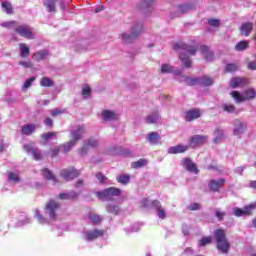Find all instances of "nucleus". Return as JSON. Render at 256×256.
Here are the masks:
<instances>
[{
  "label": "nucleus",
  "instance_id": "11",
  "mask_svg": "<svg viewBox=\"0 0 256 256\" xmlns=\"http://www.w3.org/2000/svg\"><path fill=\"white\" fill-rule=\"evenodd\" d=\"M103 235H105L104 230H84L82 233V238L84 239V241H95V239H99V237H103Z\"/></svg>",
  "mask_w": 256,
  "mask_h": 256
},
{
  "label": "nucleus",
  "instance_id": "10",
  "mask_svg": "<svg viewBox=\"0 0 256 256\" xmlns=\"http://www.w3.org/2000/svg\"><path fill=\"white\" fill-rule=\"evenodd\" d=\"M155 8V0H141L136 4V9L144 13V15H151Z\"/></svg>",
  "mask_w": 256,
  "mask_h": 256
},
{
  "label": "nucleus",
  "instance_id": "19",
  "mask_svg": "<svg viewBox=\"0 0 256 256\" xmlns=\"http://www.w3.org/2000/svg\"><path fill=\"white\" fill-rule=\"evenodd\" d=\"M182 165L189 171V173H195V175L199 173V169H197V165L193 163V161L189 158H184L182 160Z\"/></svg>",
  "mask_w": 256,
  "mask_h": 256
},
{
  "label": "nucleus",
  "instance_id": "1",
  "mask_svg": "<svg viewBox=\"0 0 256 256\" xmlns=\"http://www.w3.org/2000/svg\"><path fill=\"white\" fill-rule=\"evenodd\" d=\"M86 133V127L85 125H78L74 126L71 131L70 135L72 139L63 145L64 153H69L75 145H77V141H80V139H83V135Z\"/></svg>",
  "mask_w": 256,
  "mask_h": 256
},
{
  "label": "nucleus",
  "instance_id": "18",
  "mask_svg": "<svg viewBox=\"0 0 256 256\" xmlns=\"http://www.w3.org/2000/svg\"><path fill=\"white\" fill-rule=\"evenodd\" d=\"M152 205H153V207L156 211V215H157V217H159V219L167 218V211H165V208H163L160 201L154 200L152 202Z\"/></svg>",
  "mask_w": 256,
  "mask_h": 256
},
{
  "label": "nucleus",
  "instance_id": "9",
  "mask_svg": "<svg viewBox=\"0 0 256 256\" xmlns=\"http://www.w3.org/2000/svg\"><path fill=\"white\" fill-rule=\"evenodd\" d=\"M186 85H202L203 87H209L213 83V79L209 76H202L200 78L185 77Z\"/></svg>",
  "mask_w": 256,
  "mask_h": 256
},
{
  "label": "nucleus",
  "instance_id": "37",
  "mask_svg": "<svg viewBox=\"0 0 256 256\" xmlns=\"http://www.w3.org/2000/svg\"><path fill=\"white\" fill-rule=\"evenodd\" d=\"M106 210L108 213H112V215H119L121 213V208L117 204H108Z\"/></svg>",
  "mask_w": 256,
  "mask_h": 256
},
{
  "label": "nucleus",
  "instance_id": "3",
  "mask_svg": "<svg viewBox=\"0 0 256 256\" xmlns=\"http://www.w3.org/2000/svg\"><path fill=\"white\" fill-rule=\"evenodd\" d=\"M214 237L218 251L224 255H227V253H229V249L231 248V244L229 243V240H227L225 231L221 229L216 230L214 232Z\"/></svg>",
  "mask_w": 256,
  "mask_h": 256
},
{
  "label": "nucleus",
  "instance_id": "15",
  "mask_svg": "<svg viewBox=\"0 0 256 256\" xmlns=\"http://www.w3.org/2000/svg\"><path fill=\"white\" fill-rule=\"evenodd\" d=\"M23 149L24 151H26V153L33 156L36 161H40V159H43V154L41 153L40 150L35 148V144L33 143L25 144L23 146Z\"/></svg>",
  "mask_w": 256,
  "mask_h": 256
},
{
  "label": "nucleus",
  "instance_id": "4",
  "mask_svg": "<svg viewBox=\"0 0 256 256\" xmlns=\"http://www.w3.org/2000/svg\"><path fill=\"white\" fill-rule=\"evenodd\" d=\"M143 32V23L138 22L132 26L131 34L123 32L120 35L122 43H133L134 39H137L139 35Z\"/></svg>",
  "mask_w": 256,
  "mask_h": 256
},
{
  "label": "nucleus",
  "instance_id": "33",
  "mask_svg": "<svg viewBox=\"0 0 256 256\" xmlns=\"http://www.w3.org/2000/svg\"><path fill=\"white\" fill-rule=\"evenodd\" d=\"M34 217L38 221V223H40V225H47V223H49V220L44 217L41 211H39L38 209L35 210Z\"/></svg>",
  "mask_w": 256,
  "mask_h": 256
},
{
  "label": "nucleus",
  "instance_id": "43",
  "mask_svg": "<svg viewBox=\"0 0 256 256\" xmlns=\"http://www.w3.org/2000/svg\"><path fill=\"white\" fill-rule=\"evenodd\" d=\"M118 183H121L122 185H127L129 181H131V176L127 174H122L117 177Z\"/></svg>",
  "mask_w": 256,
  "mask_h": 256
},
{
  "label": "nucleus",
  "instance_id": "17",
  "mask_svg": "<svg viewBox=\"0 0 256 256\" xmlns=\"http://www.w3.org/2000/svg\"><path fill=\"white\" fill-rule=\"evenodd\" d=\"M80 172L75 168L64 169L60 172V176L65 179V181H71V179H75V177H79Z\"/></svg>",
  "mask_w": 256,
  "mask_h": 256
},
{
  "label": "nucleus",
  "instance_id": "23",
  "mask_svg": "<svg viewBox=\"0 0 256 256\" xmlns=\"http://www.w3.org/2000/svg\"><path fill=\"white\" fill-rule=\"evenodd\" d=\"M42 175L47 181H51L53 185H57V183H59V180H57L55 174H53V172L47 168L42 169Z\"/></svg>",
  "mask_w": 256,
  "mask_h": 256
},
{
  "label": "nucleus",
  "instance_id": "20",
  "mask_svg": "<svg viewBox=\"0 0 256 256\" xmlns=\"http://www.w3.org/2000/svg\"><path fill=\"white\" fill-rule=\"evenodd\" d=\"M203 113L199 109H193L185 112L184 119L185 121H195V119H199Z\"/></svg>",
  "mask_w": 256,
  "mask_h": 256
},
{
  "label": "nucleus",
  "instance_id": "8",
  "mask_svg": "<svg viewBox=\"0 0 256 256\" xmlns=\"http://www.w3.org/2000/svg\"><path fill=\"white\" fill-rule=\"evenodd\" d=\"M59 209H61V204L56 200H50L45 206V213L52 221H55Z\"/></svg>",
  "mask_w": 256,
  "mask_h": 256
},
{
  "label": "nucleus",
  "instance_id": "2",
  "mask_svg": "<svg viewBox=\"0 0 256 256\" xmlns=\"http://www.w3.org/2000/svg\"><path fill=\"white\" fill-rule=\"evenodd\" d=\"M195 53H197V48L195 46H187L184 44L180 47L179 59L182 62L183 67L186 69L191 68L193 61H191L189 55H195Z\"/></svg>",
  "mask_w": 256,
  "mask_h": 256
},
{
  "label": "nucleus",
  "instance_id": "29",
  "mask_svg": "<svg viewBox=\"0 0 256 256\" xmlns=\"http://www.w3.org/2000/svg\"><path fill=\"white\" fill-rule=\"evenodd\" d=\"M147 141L151 145H157L161 141V136L157 132H151L148 134Z\"/></svg>",
  "mask_w": 256,
  "mask_h": 256
},
{
  "label": "nucleus",
  "instance_id": "25",
  "mask_svg": "<svg viewBox=\"0 0 256 256\" xmlns=\"http://www.w3.org/2000/svg\"><path fill=\"white\" fill-rule=\"evenodd\" d=\"M223 185H225V179L219 178L218 180H211L209 183V188L211 191H219Z\"/></svg>",
  "mask_w": 256,
  "mask_h": 256
},
{
  "label": "nucleus",
  "instance_id": "64",
  "mask_svg": "<svg viewBox=\"0 0 256 256\" xmlns=\"http://www.w3.org/2000/svg\"><path fill=\"white\" fill-rule=\"evenodd\" d=\"M5 149H7V144L0 142V152L5 151Z\"/></svg>",
  "mask_w": 256,
  "mask_h": 256
},
{
  "label": "nucleus",
  "instance_id": "31",
  "mask_svg": "<svg viewBox=\"0 0 256 256\" xmlns=\"http://www.w3.org/2000/svg\"><path fill=\"white\" fill-rule=\"evenodd\" d=\"M161 73H174V75H181V72L179 70H175V68L169 64L162 65Z\"/></svg>",
  "mask_w": 256,
  "mask_h": 256
},
{
  "label": "nucleus",
  "instance_id": "35",
  "mask_svg": "<svg viewBox=\"0 0 256 256\" xmlns=\"http://www.w3.org/2000/svg\"><path fill=\"white\" fill-rule=\"evenodd\" d=\"M214 143H221L225 139V133L221 128H216L214 131Z\"/></svg>",
  "mask_w": 256,
  "mask_h": 256
},
{
  "label": "nucleus",
  "instance_id": "21",
  "mask_svg": "<svg viewBox=\"0 0 256 256\" xmlns=\"http://www.w3.org/2000/svg\"><path fill=\"white\" fill-rule=\"evenodd\" d=\"M188 150H189V146L188 145L178 144L176 146L170 147L168 149V153L170 155H177L179 153H185Z\"/></svg>",
  "mask_w": 256,
  "mask_h": 256
},
{
  "label": "nucleus",
  "instance_id": "58",
  "mask_svg": "<svg viewBox=\"0 0 256 256\" xmlns=\"http://www.w3.org/2000/svg\"><path fill=\"white\" fill-rule=\"evenodd\" d=\"M189 211H199L201 205L199 203H193L188 206Z\"/></svg>",
  "mask_w": 256,
  "mask_h": 256
},
{
  "label": "nucleus",
  "instance_id": "50",
  "mask_svg": "<svg viewBox=\"0 0 256 256\" xmlns=\"http://www.w3.org/2000/svg\"><path fill=\"white\" fill-rule=\"evenodd\" d=\"M75 197H77V193H75V192L61 193L59 195L60 199H75Z\"/></svg>",
  "mask_w": 256,
  "mask_h": 256
},
{
  "label": "nucleus",
  "instance_id": "38",
  "mask_svg": "<svg viewBox=\"0 0 256 256\" xmlns=\"http://www.w3.org/2000/svg\"><path fill=\"white\" fill-rule=\"evenodd\" d=\"M49 55V52H47L46 50H41L39 52H36L32 58L34 59V61H43V59H47V56Z\"/></svg>",
  "mask_w": 256,
  "mask_h": 256
},
{
  "label": "nucleus",
  "instance_id": "40",
  "mask_svg": "<svg viewBox=\"0 0 256 256\" xmlns=\"http://www.w3.org/2000/svg\"><path fill=\"white\" fill-rule=\"evenodd\" d=\"M236 51H247L249 49V41L243 40L235 45Z\"/></svg>",
  "mask_w": 256,
  "mask_h": 256
},
{
  "label": "nucleus",
  "instance_id": "49",
  "mask_svg": "<svg viewBox=\"0 0 256 256\" xmlns=\"http://www.w3.org/2000/svg\"><path fill=\"white\" fill-rule=\"evenodd\" d=\"M140 229H141V226L139 224H134L129 228H125V232L127 235H129V233H137V231H139Z\"/></svg>",
  "mask_w": 256,
  "mask_h": 256
},
{
  "label": "nucleus",
  "instance_id": "7",
  "mask_svg": "<svg viewBox=\"0 0 256 256\" xmlns=\"http://www.w3.org/2000/svg\"><path fill=\"white\" fill-rule=\"evenodd\" d=\"M232 133L234 137H241L247 131V122L243 119L236 118L232 121Z\"/></svg>",
  "mask_w": 256,
  "mask_h": 256
},
{
  "label": "nucleus",
  "instance_id": "55",
  "mask_svg": "<svg viewBox=\"0 0 256 256\" xmlns=\"http://www.w3.org/2000/svg\"><path fill=\"white\" fill-rule=\"evenodd\" d=\"M82 95L85 97V99L91 97V87L86 86L82 89Z\"/></svg>",
  "mask_w": 256,
  "mask_h": 256
},
{
  "label": "nucleus",
  "instance_id": "22",
  "mask_svg": "<svg viewBox=\"0 0 256 256\" xmlns=\"http://www.w3.org/2000/svg\"><path fill=\"white\" fill-rule=\"evenodd\" d=\"M199 51L202 53V55H204L205 61L211 62L215 59V55L213 52H211V50H209V47L202 45L200 46Z\"/></svg>",
  "mask_w": 256,
  "mask_h": 256
},
{
  "label": "nucleus",
  "instance_id": "39",
  "mask_svg": "<svg viewBox=\"0 0 256 256\" xmlns=\"http://www.w3.org/2000/svg\"><path fill=\"white\" fill-rule=\"evenodd\" d=\"M159 119H161V117L159 116V114L157 112H155V113L148 115L146 117L145 121L148 124H155L159 121Z\"/></svg>",
  "mask_w": 256,
  "mask_h": 256
},
{
  "label": "nucleus",
  "instance_id": "28",
  "mask_svg": "<svg viewBox=\"0 0 256 256\" xmlns=\"http://www.w3.org/2000/svg\"><path fill=\"white\" fill-rule=\"evenodd\" d=\"M20 57L27 59L31 53V49L25 43H19Z\"/></svg>",
  "mask_w": 256,
  "mask_h": 256
},
{
  "label": "nucleus",
  "instance_id": "51",
  "mask_svg": "<svg viewBox=\"0 0 256 256\" xmlns=\"http://www.w3.org/2000/svg\"><path fill=\"white\" fill-rule=\"evenodd\" d=\"M225 69L228 73H233V72L237 71V69H239V65H237L235 63H230V64L226 65Z\"/></svg>",
  "mask_w": 256,
  "mask_h": 256
},
{
  "label": "nucleus",
  "instance_id": "32",
  "mask_svg": "<svg viewBox=\"0 0 256 256\" xmlns=\"http://www.w3.org/2000/svg\"><path fill=\"white\" fill-rule=\"evenodd\" d=\"M57 0H45L44 7H46L48 13H55L57 8L55 7Z\"/></svg>",
  "mask_w": 256,
  "mask_h": 256
},
{
  "label": "nucleus",
  "instance_id": "48",
  "mask_svg": "<svg viewBox=\"0 0 256 256\" xmlns=\"http://www.w3.org/2000/svg\"><path fill=\"white\" fill-rule=\"evenodd\" d=\"M2 9L5 11V13H8V15H11L13 13V6L9 2H2Z\"/></svg>",
  "mask_w": 256,
  "mask_h": 256
},
{
  "label": "nucleus",
  "instance_id": "60",
  "mask_svg": "<svg viewBox=\"0 0 256 256\" xmlns=\"http://www.w3.org/2000/svg\"><path fill=\"white\" fill-rule=\"evenodd\" d=\"M247 67L250 71H256V60L248 62Z\"/></svg>",
  "mask_w": 256,
  "mask_h": 256
},
{
  "label": "nucleus",
  "instance_id": "16",
  "mask_svg": "<svg viewBox=\"0 0 256 256\" xmlns=\"http://www.w3.org/2000/svg\"><path fill=\"white\" fill-rule=\"evenodd\" d=\"M255 209H256V202L245 206L243 209L235 208L234 215L236 217H243V215H251V213H253V211H255Z\"/></svg>",
  "mask_w": 256,
  "mask_h": 256
},
{
  "label": "nucleus",
  "instance_id": "6",
  "mask_svg": "<svg viewBox=\"0 0 256 256\" xmlns=\"http://www.w3.org/2000/svg\"><path fill=\"white\" fill-rule=\"evenodd\" d=\"M231 97L235 100V103H243V101H247V99H255L256 92L255 89H247L243 94L232 91Z\"/></svg>",
  "mask_w": 256,
  "mask_h": 256
},
{
  "label": "nucleus",
  "instance_id": "24",
  "mask_svg": "<svg viewBox=\"0 0 256 256\" xmlns=\"http://www.w3.org/2000/svg\"><path fill=\"white\" fill-rule=\"evenodd\" d=\"M247 83H249L247 78H232L230 81V87L236 89V87H243L244 85H247Z\"/></svg>",
  "mask_w": 256,
  "mask_h": 256
},
{
  "label": "nucleus",
  "instance_id": "5",
  "mask_svg": "<svg viewBox=\"0 0 256 256\" xmlns=\"http://www.w3.org/2000/svg\"><path fill=\"white\" fill-rule=\"evenodd\" d=\"M96 195L99 199H102V201H111L114 197L121 195V189L110 187L103 191H98Z\"/></svg>",
  "mask_w": 256,
  "mask_h": 256
},
{
  "label": "nucleus",
  "instance_id": "47",
  "mask_svg": "<svg viewBox=\"0 0 256 256\" xmlns=\"http://www.w3.org/2000/svg\"><path fill=\"white\" fill-rule=\"evenodd\" d=\"M211 241H213V238L211 236L208 237H203L199 243L198 246L199 247H205V245H211Z\"/></svg>",
  "mask_w": 256,
  "mask_h": 256
},
{
  "label": "nucleus",
  "instance_id": "34",
  "mask_svg": "<svg viewBox=\"0 0 256 256\" xmlns=\"http://www.w3.org/2000/svg\"><path fill=\"white\" fill-rule=\"evenodd\" d=\"M36 129H37V125L26 124L22 127V135H31V133H35Z\"/></svg>",
  "mask_w": 256,
  "mask_h": 256
},
{
  "label": "nucleus",
  "instance_id": "44",
  "mask_svg": "<svg viewBox=\"0 0 256 256\" xmlns=\"http://www.w3.org/2000/svg\"><path fill=\"white\" fill-rule=\"evenodd\" d=\"M8 179L12 183H19V181H21V178L19 177V173L17 172H9Z\"/></svg>",
  "mask_w": 256,
  "mask_h": 256
},
{
  "label": "nucleus",
  "instance_id": "62",
  "mask_svg": "<svg viewBox=\"0 0 256 256\" xmlns=\"http://www.w3.org/2000/svg\"><path fill=\"white\" fill-rule=\"evenodd\" d=\"M44 124L47 126V127H53V120L51 118H46L44 120Z\"/></svg>",
  "mask_w": 256,
  "mask_h": 256
},
{
  "label": "nucleus",
  "instance_id": "52",
  "mask_svg": "<svg viewBox=\"0 0 256 256\" xmlns=\"http://www.w3.org/2000/svg\"><path fill=\"white\" fill-rule=\"evenodd\" d=\"M33 81H35V77H31L28 80H26L22 86V90L27 91V89H29V87L33 85Z\"/></svg>",
  "mask_w": 256,
  "mask_h": 256
},
{
  "label": "nucleus",
  "instance_id": "36",
  "mask_svg": "<svg viewBox=\"0 0 256 256\" xmlns=\"http://www.w3.org/2000/svg\"><path fill=\"white\" fill-rule=\"evenodd\" d=\"M240 31H241V35L248 37L249 33L253 31V24L249 22L242 24Z\"/></svg>",
  "mask_w": 256,
  "mask_h": 256
},
{
  "label": "nucleus",
  "instance_id": "30",
  "mask_svg": "<svg viewBox=\"0 0 256 256\" xmlns=\"http://www.w3.org/2000/svg\"><path fill=\"white\" fill-rule=\"evenodd\" d=\"M88 219L93 225H99V223L103 221V217L101 215L95 214L93 212L88 214Z\"/></svg>",
  "mask_w": 256,
  "mask_h": 256
},
{
  "label": "nucleus",
  "instance_id": "26",
  "mask_svg": "<svg viewBox=\"0 0 256 256\" xmlns=\"http://www.w3.org/2000/svg\"><path fill=\"white\" fill-rule=\"evenodd\" d=\"M97 145H99V141H97L96 139H89L86 146H84L81 150H80V155L82 157H85V155H87V147H97Z\"/></svg>",
  "mask_w": 256,
  "mask_h": 256
},
{
  "label": "nucleus",
  "instance_id": "61",
  "mask_svg": "<svg viewBox=\"0 0 256 256\" xmlns=\"http://www.w3.org/2000/svg\"><path fill=\"white\" fill-rule=\"evenodd\" d=\"M215 215L219 219V221H222L223 217H225V212H222L219 209H217L215 212Z\"/></svg>",
  "mask_w": 256,
  "mask_h": 256
},
{
  "label": "nucleus",
  "instance_id": "13",
  "mask_svg": "<svg viewBox=\"0 0 256 256\" xmlns=\"http://www.w3.org/2000/svg\"><path fill=\"white\" fill-rule=\"evenodd\" d=\"M208 139L209 137L205 135H194L188 139V147H191V149H196V147H201V145H205Z\"/></svg>",
  "mask_w": 256,
  "mask_h": 256
},
{
  "label": "nucleus",
  "instance_id": "59",
  "mask_svg": "<svg viewBox=\"0 0 256 256\" xmlns=\"http://www.w3.org/2000/svg\"><path fill=\"white\" fill-rule=\"evenodd\" d=\"M50 113H51L52 117H57V115H63V113H65V111L61 110L59 108H56L54 110H51Z\"/></svg>",
  "mask_w": 256,
  "mask_h": 256
},
{
  "label": "nucleus",
  "instance_id": "57",
  "mask_svg": "<svg viewBox=\"0 0 256 256\" xmlns=\"http://www.w3.org/2000/svg\"><path fill=\"white\" fill-rule=\"evenodd\" d=\"M96 178L98 179L99 183H102V184L107 183V177L103 175V173L101 172L96 174Z\"/></svg>",
  "mask_w": 256,
  "mask_h": 256
},
{
  "label": "nucleus",
  "instance_id": "42",
  "mask_svg": "<svg viewBox=\"0 0 256 256\" xmlns=\"http://www.w3.org/2000/svg\"><path fill=\"white\" fill-rule=\"evenodd\" d=\"M145 165H147L146 159H139L138 161L131 163L132 169H141V167H145Z\"/></svg>",
  "mask_w": 256,
  "mask_h": 256
},
{
  "label": "nucleus",
  "instance_id": "53",
  "mask_svg": "<svg viewBox=\"0 0 256 256\" xmlns=\"http://www.w3.org/2000/svg\"><path fill=\"white\" fill-rule=\"evenodd\" d=\"M208 25H210V27H214L215 29H219L221 22L217 19H210L208 20Z\"/></svg>",
  "mask_w": 256,
  "mask_h": 256
},
{
  "label": "nucleus",
  "instance_id": "56",
  "mask_svg": "<svg viewBox=\"0 0 256 256\" xmlns=\"http://www.w3.org/2000/svg\"><path fill=\"white\" fill-rule=\"evenodd\" d=\"M18 65H21V67H24V69H31L33 67V63L31 61H20Z\"/></svg>",
  "mask_w": 256,
  "mask_h": 256
},
{
  "label": "nucleus",
  "instance_id": "14",
  "mask_svg": "<svg viewBox=\"0 0 256 256\" xmlns=\"http://www.w3.org/2000/svg\"><path fill=\"white\" fill-rule=\"evenodd\" d=\"M119 119H121V114L119 112L109 109L102 110V120L104 123L119 121Z\"/></svg>",
  "mask_w": 256,
  "mask_h": 256
},
{
  "label": "nucleus",
  "instance_id": "63",
  "mask_svg": "<svg viewBox=\"0 0 256 256\" xmlns=\"http://www.w3.org/2000/svg\"><path fill=\"white\" fill-rule=\"evenodd\" d=\"M141 205H142V207H147V205H149V199L144 198V199L141 201Z\"/></svg>",
  "mask_w": 256,
  "mask_h": 256
},
{
  "label": "nucleus",
  "instance_id": "54",
  "mask_svg": "<svg viewBox=\"0 0 256 256\" xmlns=\"http://www.w3.org/2000/svg\"><path fill=\"white\" fill-rule=\"evenodd\" d=\"M44 141H49V139H53V137H57V133L55 132H48L41 135Z\"/></svg>",
  "mask_w": 256,
  "mask_h": 256
},
{
  "label": "nucleus",
  "instance_id": "41",
  "mask_svg": "<svg viewBox=\"0 0 256 256\" xmlns=\"http://www.w3.org/2000/svg\"><path fill=\"white\" fill-rule=\"evenodd\" d=\"M0 25L4 27V29H14V31H17L18 27L17 21L2 22Z\"/></svg>",
  "mask_w": 256,
  "mask_h": 256
},
{
  "label": "nucleus",
  "instance_id": "27",
  "mask_svg": "<svg viewBox=\"0 0 256 256\" xmlns=\"http://www.w3.org/2000/svg\"><path fill=\"white\" fill-rule=\"evenodd\" d=\"M222 111H224L225 113L232 114V115H237L239 113V111H237V108L235 107V105L230 104V103L222 104Z\"/></svg>",
  "mask_w": 256,
  "mask_h": 256
},
{
  "label": "nucleus",
  "instance_id": "12",
  "mask_svg": "<svg viewBox=\"0 0 256 256\" xmlns=\"http://www.w3.org/2000/svg\"><path fill=\"white\" fill-rule=\"evenodd\" d=\"M16 33L20 35V37H25V39H35L34 30L28 25H18V27H16Z\"/></svg>",
  "mask_w": 256,
  "mask_h": 256
},
{
  "label": "nucleus",
  "instance_id": "45",
  "mask_svg": "<svg viewBox=\"0 0 256 256\" xmlns=\"http://www.w3.org/2000/svg\"><path fill=\"white\" fill-rule=\"evenodd\" d=\"M193 9V5L191 4H182L178 7L179 13H189Z\"/></svg>",
  "mask_w": 256,
  "mask_h": 256
},
{
  "label": "nucleus",
  "instance_id": "46",
  "mask_svg": "<svg viewBox=\"0 0 256 256\" xmlns=\"http://www.w3.org/2000/svg\"><path fill=\"white\" fill-rule=\"evenodd\" d=\"M41 87H53V80L48 77H43L40 81Z\"/></svg>",
  "mask_w": 256,
  "mask_h": 256
}]
</instances>
